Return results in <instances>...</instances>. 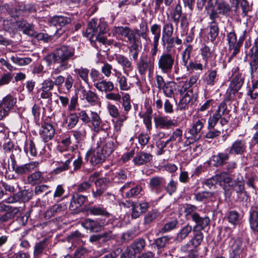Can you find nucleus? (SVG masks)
Masks as SVG:
<instances>
[{
	"instance_id": "72a5a7b5",
	"label": "nucleus",
	"mask_w": 258,
	"mask_h": 258,
	"mask_svg": "<svg viewBox=\"0 0 258 258\" xmlns=\"http://www.w3.org/2000/svg\"><path fill=\"white\" fill-rule=\"evenodd\" d=\"M128 171L126 170L119 169L113 173L111 179L114 183H123L127 179Z\"/></svg>"
},
{
	"instance_id": "680f3d73",
	"label": "nucleus",
	"mask_w": 258,
	"mask_h": 258,
	"mask_svg": "<svg viewBox=\"0 0 258 258\" xmlns=\"http://www.w3.org/2000/svg\"><path fill=\"white\" fill-rule=\"evenodd\" d=\"M68 158V160L53 170V172L55 174H59L69 169L70 163L74 158V155L73 154H69Z\"/></svg>"
},
{
	"instance_id": "20e7f679",
	"label": "nucleus",
	"mask_w": 258,
	"mask_h": 258,
	"mask_svg": "<svg viewBox=\"0 0 258 258\" xmlns=\"http://www.w3.org/2000/svg\"><path fill=\"white\" fill-rule=\"evenodd\" d=\"M175 62L174 56L171 53L163 52L158 57L157 66L163 74H168L172 70Z\"/></svg>"
},
{
	"instance_id": "4d7b16f0",
	"label": "nucleus",
	"mask_w": 258,
	"mask_h": 258,
	"mask_svg": "<svg viewBox=\"0 0 258 258\" xmlns=\"http://www.w3.org/2000/svg\"><path fill=\"white\" fill-rule=\"evenodd\" d=\"M150 32L153 36L152 43H159L161 36V26L158 24H154L150 27Z\"/></svg>"
},
{
	"instance_id": "864d4df0",
	"label": "nucleus",
	"mask_w": 258,
	"mask_h": 258,
	"mask_svg": "<svg viewBox=\"0 0 258 258\" xmlns=\"http://www.w3.org/2000/svg\"><path fill=\"white\" fill-rule=\"evenodd\" d=\"M42 173L39 171H36L29 174L27 177L28 182L32 185L36 184L42 181Z\"/></svg>"
},
{
	"instance_id": "a878e982",
	"label": "nucleus",
	"mask_w": 258,
	"mask_h": 258,
	"mask_svg": "<svg viewBox=\"0 0 258 258\" xmlns=\"http://www.w3.org/2000/svg\"><path fill=\"white\" fill-rule=\"evenodd\" d=\"M94 86L99 91L105 93L112 91L114 85L112 82L106 80H101L94 84Z\"/></svg>"
},
{
	"instance_id": "09e8293b",
	"label": "nucleus",
	"mask_w": 258,
	"mask_h": 258,
	"mask_svg": "<svg viewBox=\"0 0 258 258\" xmlns=\"http://www.w3.org/2000/svg\"><path fill=\"white\" fill-rule=\"evenodd\" d=\"M143 190L141 184H134L129 190L125 192V197L128 199L136 198L139 195H141Z\"/></svg>"
},
{
	"instance_id": "f257e3e1",
	"label": "nucleus",
	"mask_w": 258,
	"mask_h": 258,
	"mask_svg": "<svg viewBox=\"0 0 258 258\" xmlns=\"http://www.w3.org/2000/svg\"><path fill=\"white\" fill-rule=\"evenodd\" d=\"M75 53V50L74 47L69 45H62L45 56L44 60L48 64L51 63L61 64L70 68L69 61L74 58Z\"/></svg>"
},
{
	"instance_id": "473e14b6",
	"label": "nucleus",
	"mask_w": 258,
	"mask_h": 258,
	"mask_svg": "<svg viewBox=\"0 0 258 258\" xmlns=\"http://www.w3.org/2000/svg\"><path fill=\"white\" fill-rule=\"evenodd\" d=\"M86 129L85 125H81L77 129L72 131L76 143H81L85 140L87 136Z\"/></svg>"
},
{
	"instance_id": "cd10ccee",
	"label": "nucleus",
	"mask_w": 258,
	"mask_h": 258,
	"mask_svg": "<svg viewBox=\"0 0 258 258\" xmlns=\"http://www.w3.org/2000/svg\"><path fill=\"white\" fill-rule=\"evenodd\" d=\"M67 209L64 204H55L49 208L45 213L44 216L47 219L54 216L56 214H60Z\"/></svg>"
},
{
	"instance_id": "052dcab7",
	"label": "nucleus",
	"mask_w": 258,
	"mask_h": 258,
	"mask_svg": "<svg viewBox=\"0 0 258 258\" xmlns=\"http://www.w3.org/2000/svg\"><path fill=\"white\" fill-rule=\"evenodd\" d=\"M182 130L180 128H176L168 139L170 142H175L179 144L182 141Z\"/></svg>"
},
{
	"instance_id": "39448f33",
	"label": "nucleus",
	"mask_w": 258,
	"mask_h": 258,
	"mask_svg": "<svg viewBox=\"0 0 258 258\" xmlns=\"http://www.w3.org/2000/svg\"><path fill=\"white\" fill-rule=\"evenodd\" d=\"M108 157L103 151L100 146L95 148H92L87 151L86 154V159L90 160L92 165H98L102 164Z\"/></svg>"
},
{
	"instance_id": "69168bd1",
	"label": "nucleus",
	"mask_w": 258,
	"mask_h": 258,
	"mask_svg": "<svg viewBox=\"0 0 258 258\" xmlns=\"http://www.w3.org/2000/svg\"><path fill=\"white\" fill-rule=\"evenodd\" d=\"M159 213L156 210L149 212L144 217V224L150 225L158 217Z\"/></svg>"
},
{
	"instance_id": "0e129e2a",
	"label": "nucleus",
	"mask_w": 258,
	"mask_h": 258,
	"mask_svg": "<svg viewBox=\"0 0 258 258\" xmlns=\"http://www.w3.org/2000/svg\"><path fill=\"white\" fill-rule=\"evenodd\" d=\"M141 44V41L133 43L128 47L130 56L133 60L137 59L138 54L140 52L139 45Z\"/></svg>"
},
{
	"instance_id": "a18cd8bd",
	"label": "nucleus",
	"mask_w": 258,
	"mask_h": 258,
	"mask_svg": "<svg viewBox=\"0 0 258 258\" xmlns=\"http://www.w3.org/2000/svg\"><path fill=\"white\" fill-rule=\"evenodd\" d=\"M249 223L251 229L258 233V211L255 210L250 211Z\"/></svg>"
},
{
	"instance_id": "0eeeda50",
	"label": "nucleus",
	"mask_w": 258,
	"mask_h": 258,
	"mask_svg": "<svg viewBox=\"0 0 258 258\" xmlns=\"http://www.w3.org/2000/svg\"><path fill=\"white\" fill-rule=\"evenodd\" d=\"M229 187L236 192L239 199L242 200L247 199L248 196L244 189V181L242 176L237 177L236 180H232Z\"/></svg>"
},
{
	"instance_id": "5701e85b",
	"label": "nucleus",
	"mask_w": 258,
	"mask_h": 258,
	"mask_svg": "<svg viewBox=\"0 0 258 258\" xmlns=\"http://www.w3.org/2000/svg\"><path fill=\"white\" fill-rule=\"evenodd\" d=\"M246 142L244 140H237L231 145L229 153L232 154H242L246 151Z\"/></svg>"
},
{
	"instance_id": "6ab92c4d",
	"label": "nucleus",
	"mask_w": 258,
	"mask_h": 258,
	"mask_svg": "<svg viewBox=\"0 0 258 258\" xmlns=\"http://www.w3.org/2000/svg\"><path fill=\"white\" fill-rule=\"evenodd\" d=\"M219 76L217 69L209 70L203 77V81L206 86H213L218 81Z\"/></svg>"
},
{
	"instance_id": "b1692460",
	"label": "nucleus",
	"mask_w": 258,
	"mask_h": 258,
	"mask_svg": "<svg viewBox=\"0 0 258 258\" xmlns=\"http://www.w3.org/2000/svg\"><path fill=\"white\" fill-rule=\"evenodd\" d=\"M229 158V154L226 152H219L217 155H213L210 162L215 167H220L226 164Z\"/></svg>"
},
{
	"instance_id": "774afa93",
	"label": "nucleus",
	"mask_w": 258,
	"mask_h": 258,
	"mask_svg": "<svg viewBox=\"0 0 258 258\" xmlns=\"http://www.w3.org/2000/svg\"><path fill=\"white\" fill-rule=\"evenodd\" d=\"M171 240V237L167 235L163 236L157 238L155 241V244L159 249L168 245L170 243Z\"/></svg>"
},
{
	"instance_id": "3c124183",
	"label": "nucleus",
	"mask_w": 258,
	"mask_h": 258,
	"mask_svg": "<svg viewBox=\"0 0 258 258\" xmlns=\"http://www.w3.org/2000/svg\"><path fill=\"white\" fill-rule=\"evenodd\" d=\"M192 49V46L190 45H187V47L184 49L181 53V66L185 67L186 70L188 64V61L190 58V54Z\"/></svg>"
},
{
	"instance_id": "338daca9",
	"label": "nucleus",
	"mask_w": 258,
	"mask_h": 258,
	"mask_svg": "<svg viewBox=\"0 0 258 258\" xmlns=\"http://www.w3.org/2000/svg\"><path fill=\"white\" fill-rule=\"evenodd\" d=\"M121 105L123 109V112L128 113L132 108L131 100L128 94H125L121 97Z\"/></svg>"
},
{
	"instance_id": "4468645a",
	"label": "nucleus",
	"mask_w": 258,
	"mask_h": 258,
	"mask_svg": "<svg viewBox=\"0 0 258 258\" xmlns=\"http://www.w3.org/2000/svg\"><path fill=\"white\" fill-rule=\"evenodd\" d=\"M155 125L160 128L168 129L171 126H176L177 124L173 122L168 116L158 115L154 118Z\"/></svg>"
},
{
	"instance_id": "f704fd0d",
	"label": "nucleus",
	"mask_w": 258,
	"mask_h": 258,
	"mask_svg": "<svg viewBox=\"0 0 258 258\" xmlns=\"http://www.w3.org/2000/svg\"><path fill=\"white\" fill-rule=\"evenodd\" d=\"M248 61L250 66V73L252 76L258 69V54L249 52L247 54Z\"/></svg>"
},
{
	"instance_id": "a211bd4d",
	"label": "nucleus",
	"mask_w": 258,
	"mask_h": 258,
	"mask_svg": "<svg viewBox=\"0 0 258 258\" xmlns=\"http://www.w3.org/2000/svg\"><path fill=\"white\" fill-rule=\"evenodd\" d=\"M213 179L216 183L219 184L225 189L229 186L232 180V177L226 172L216 174L213 177Z\"/></svg>"
},
{
	"instance_id": "393cba45",
	"label": "nucleus",
	"mask_w": 258,
	"mask_h": 258,
	"mask_svg": "<svg viewBox=\"0 0 258 258\" xmlns=\"http://www.w3.org/2000/svg\"><path fill=\"white\" fill-rule=\"evenodd\" d=\"M194 199L197 201L207 203L216 200L215 194L208 191L198 192L194 194Z\"/></svg>"
},
{
	"instance_id": "58836bf2",
	"label": "nucleus",
	"mask_w": 258,
	"mask_h": 258,
	"mask_svg": "<svg viewBox=\"0 0 258 258\" xmlns=\"http://www.w3.org/2000/svg\"><path fill=\"white\" fill-rule=\"evenodd\" d=\"M79 122V117L76 113H70L64 119L63 124L68 130L74 128Z\"/></svg>"
},
{
	"instance_id": "bb28decb",
	"label": "nucleus",
	"mask_w": 258,
	"mask_h": 258,
	"mask_svg": "<svg viewBox=\"0 0 258 258\" xmlns=\"http://www.w3.org/2000/svg\"><path fill=\"white\" fill-rule=\"evenodd\" d=\"M87 200V196L78 193L74 194L71 201L70 209L71 210H75L81 207Z\"/></svg>"
},
{
	"instance_id": "2eb2a0df",
	"label": "nucleus",
	"mask_w": 258,
	"mask_h": 258,
	"mask_svg": "<svg viewBox=\"0 0 258 258\" xmlns=\"http://www.w3.org/2000/svg\"><path fill=\"white\" fill-rule=\"evenodd\" d=\"M131 216L133 219L139 218L142 214L145 213L149 207V203L143 202L141 203H132L131 204Z\"/></svg>"
},
{
	"instance_id": "4be33fe9",
	"label": "nucleus",
	"mask_w": 258,
	"mask_h": 258,
	"mask_svg": "<svg viewBox=\"0 0 258 258\" xmlns=\"http://www.w3.org/2000/svg\"><path fill=\"white\" fill-rule=\"evenodd\" d=\"M152 155L147 152H139L137 153L133 159L135 165L140 166L146 164L152 160Z\"/></svg>"
},
{
	"instance_id": "6e6d98bb",
	"label": "nucleus",
	"mask_w": 258,
	"mask_h": 258,
	"mask_svg": "<svg viewBox=\"0 0 258 258\" xmlns=\"http://www.w3.org/2000/svg\"><path fill=\"white\" fill-rule=\"evenodd\" d=\"M176 84L173 82H168L161 89L163 91L164 95L167 97L172 98L174 97V92L175 90Z\"/></svg>"
},
{
	"instance_id": "f03ea898",
	"label": "nucleus",
	"mask_w": 258,
	"mask_h": 258,
	"mask_svg": "<svg viewBox=\"0 0 258 258\" xmlns=\"http://www.w3.org/2000/svg\"><path fill=\"white\" fill-rule=\"evenodd\" d=\"M107 24L104 21L92 19L86 29L85 36L92 41L98 42L102 44L106 42V39L102 35L106 32Z\"/></svg>"
},
{
	"instance_id": "2f4dec72",
	"label": "nucleus",
	"mask_w": 258,
	"mask_h": 258,
	"mask_svg": "<svg viewBox=\"0 0 258 258\" xmlns=\"http://www.w3.org/2000/svg\"><path fill=\"white\" fill-rule=\"evenodd\" d=\"M47 245L48 240L47 238H44L42 240L36 242L34 246V258H40Z\"/></svg>"
},
{
	"instance_id": "423d86ee",
	"label": "nucleus",
	"mask_w": 258,
	"mask_h": 258,
	"mask_svg": "<svg viewBox=\"0 0 258 258\" xmlns=\"http://www.w3.org/2000/svg\"><path fill=\"white\" fill-rule=\"evenodd\" d=\"M216 9H214V7L210 8L212 9L208 12V15L210 20H215L219 18V15L227 16L229 15L231 11V7L228 3L224 0H221L216 4Z\"/></svg>"
},
{
	"instance_id": "603ef678",
	"label": "nucleus",
	"mask_w": 258,
	"mask_h": 258,
	"mask_svg": "<svg viewBox=\"0 0 258 258\" xmlns=\"http://www.w3.org/2000/svg\"><path fill=\"white\" fill-rule=\"evenodd\" d=\"M242 241L239 239L235 240L231 245L230 254L233 258L239 257V254L242 252Z\"/></svg>"
},
{
	"instance_id": "6e6552de",
	"label": "nucleus",
	"mask_w": 258,
	"mask_h": 258,
	"mask_svg": "<svg viewBox=\"0 0 258 258\" xmlns=\"http://www.w3.org/2000/svg\"><path fill=\"white\" fill-rule=\"evenodd\" d=\"M226 39L229 50L231 51V57H234L239 53L240 49L235 32L234 31L227 32Z\"/></svg>"
},
{
	"instance_id": "de8ad7c7",
	"label": "nucleus",
	"mask_w": 258,
	"mask_h": 258,
	"mask_svg": "<svg viewBox=\"0 0 258 258\" xmlns=\"http://www.w3.org/2000/svg\"><path fill=\"white\" fill-rule=\"evenodd\" d=\"M203 239L204 234L202 230L195 229V227H194L193 236L190 239V243L193 244V247L195 248L199 246L203 241Z\"/></svg>"
},
{
	"instance_id": "c85d7f7f",
	"label": "nucleus",
	"mask_w": 258,
	"mask_h": 258,
	"mask_svg": "<svg viewBox=\"0 0 258 258\" xmlns=\"http://www.w3.org/2000/svg\"><path fill=\"white\" fill-rule=\"evenodd\" d=\"M137 34H139V29H135L132 30L129 27H127L124 35L123 37V41L132 44L140 41V38L137 36Z\"/></svg>"
},
{
	"instance_id": "7ed1b4c3",
	"label": "nucleus",
	"mask_w": 258,
	"mask_h": 258,
	"mask_svg": "<svg viewBox=\"0 0 258 258\" xmlns=\"http://www.w3.org/2000/svg\"><path fill=\"white\" fill-rule=\"evenodd\" d=\"M193 122L188 130L189 136L186 137L184 144L188 145L198 141L201 137V131L204 128L206 120L205 118L199 117L198 116H194Z\"/></svg>"
},
{
	"instance_id": "412c9836",
	"label": "nucleus",
	"mask_w": 258,
	"mask_h": 258,
	"mask_svg": "<svg viewBox=\"0 0 258 258\" xmlns=\"http://www.w3.org/2000/svg\"><path fill=\"white\" fill-rule=\"evenodd\" d=\"M81 225L86 230L92 232H98L101 230V225L97 220L87 218L81 222Z\"/></svg>"
},
{
	"instance_id": "49530a36",
	"label": "nucleus",
	"mask_w": 258,
	"mask_h": 258,
	"mask_svg": "<svg viewBox=\"0 0 258 258\" xmlns=\"http://www.w3.org/2000/svg\"><path fill=\"white\" fill-rule=\"evenodd\" d=\"M71 22V19L70 18L61 16H54L51 20L52 25L60 27L66 26L67 24L70 23Z\"/></svg>"
},
{
	"instance_id": "9b49d317",
	"label": "nucleus",
	"mask_w": 258,
	"mask_h": 258,
	"mask_svg": "<svg viewBox=\"0 0 258 258\" xmlns=\"http://www.w3.org/2000/svg\"><path fill=\"white\" fill-rule=\"evenodd\" d=\"M154 66V62L148 58L147 55L141 57L137 64L138 71L141 75H145L147 71L150 72L152 71Z\"/></svg>"
},
{
	"instance_id": "13d9d810",
	"label": "nucleus",
	"mask_w": 258,
	"mask_h": 258,
	"mask_svg": "<svg viewBox=\"0 0 258 258\" xmlns=\"http://www.w3.org/2000/svg\"><path fill=\"white\" fill-rule=\"evenodd\" d=\"M173 26L170 22H164L162 29L161 39L168 36H172L173 33Z\"/></svg>"
},
{
	"instance_id": "7c9ffc66",
	"label": "nucleus",
	"mask_w": 258,
	"mask_h": 258,
	"mask_svg": "<svg viewBox=\"0 0 258 258\" xmlns=\"http://www.w3.org/2000/svg\"><path fill=\"white\" fill-rule=\"evenodd\" d=\"M96 190L93 189V197L95 198L100 197L103 194L107 187L106 180L103 178H100L95 181Z\"/></svg>"
},
{
	"instance_id": "37998d69",
	"label": "nucleus",
	"mask_w": 258,
	"mask_h": 258,
	"mask_svg": "<svg viewBox=\"0 0 258 258\" xmlns=\"http://www.w3.org/2000/svg\"><path fill=\"white\" fill-rule=\"evenodd\" d=\"M145 246V241L143 239H140L134 242L127 248L136 256L138 253L141 252Z\"/></svg>"
},
{
	"instance_id": "e2e57ef3",
	"label": "nucleus",
	"mask_w": 258,
	"mask_h": 258,
	"mask_svg": "<svg viewBox=\"0 0 258 258\" xmlns=\"http://www.w3.org/2000/svg\"><path fill=\"white\" fill-rule=\"evenodd\" d=\"M171 16V18L175 24L177 25L179 22L180 17L182 16V8L179 3L176 5Z\"/></svg>"
},
{
	"instance_id": "9d476101",
	"label": "nucleus",
	"mask_w": 258,
	"mask_h": 258,
	"mask_svg": "<svg viewBox=\"0 0 258 258\" xmlns=\"http://www.w3.org/2000/svg\"><path fill=\"white\" fill-rule=\"evenodd\" d=\"M228 113L227 104L225 101H222L219 104L213 115L209 117L208 121L211 123V126H213V124L218 123L221 117Z\"/></svg>"
},
{
	"instance_id": "a19ab883",
	"label": "nucleus",
	"mask_w": 258,
	"mask_h": 258,
	"mask_svg": "<svg viewBox=\"0 0 258 258\" xmlns=\"http://www.w3.org/2000/svg\"><path fill=\"white\" fill-rule=\"evenodd\" d=\"M115 143V141L112 138H109L105 140L104 144L101 147L107 156H109L116 148Z\"/></svg>"
},
{
	"instance_id": "f3484780",
	"label": "nucleus",
	"mask_w": 258,
	"mask_h": 258,
	"mask_svg": "<svg viewBox=\"0 0 258 258\" xmlns=\"http://www.w3.org/2000/svg\"><path fill=\"white\" fill-rule=\"evenodd\" d=\"M191 220L196 223L193 227H195V229H198L199 228V230H204L209 225L210 222L209 217L207 216H201L199 213L195 214L192 216Z\"/></svg>"
},
{
	"instance_id": "8fccbe9b",
	"label": "nucleus",
	"mask_w": 258,
	"mask_h": 258,
	"mask_svg": "<svg viewBox=\"0 0 258 258\" xmlns=\"http://www.w3.org/2000/svg\"><path fill=\"white\" fill-rule=\"evenodd\" d=\"M90 122H91L95 131H99L101 130L100 125L102 120L96 112L90 111Z\"/></svg>"
},
{
	"instance_id": "c9c22d12",
	"label": "nucleus",
	"mask_w": 258,
	"mask_h": 258,
	"mask_svg": "<svg viewBox=\"0 0 258 258\" xmlns=\"http://www.w3.org/2000/svg\"><path fill=\"white\" fill-rule=\"evenodd\" d=\"M88 212L91 215L94 216H101L108 218L110 214L106 211V209L102 205L94 206L90 207Z\"/></svg>"
},
{
	"instance_id": "5fc2aeb1",
	"label": "nucleus",
	"mask_w": 258,
	"mask_h": 258,
	"mask_svg": "<svg viewBox=\"0 0 258 258\" xmlns=\"http://www.w3.org/2000/svg\"><path fill=\"white\" fill-rule=\"evenodd\" d=\"M3 149L5 154H19L21 149L17 147H14V144L13 142L9 141L4 144Z\"/></svg>"
},
{
	"instance_id": "bf43d9fd",
	"label": "nucleus",
	"mask_w": 258,
	"mask_h": 258,
	"mask_svg": "<svg viewBox=\"0 0 258 258\" xmlns=\"http://www.w3.org/2000/svg\"><path fill=\"white\" fill-rule=\"evenodd\" d=\"M11 60L15 64L20 66H23L29 64L32 61L30 57H20L17 55H13L11 57Z\"/></svg>"
},
{
	"instance_id": "4c0bfd02",
	"label": "nucleus",
	"mask_w": 258,
	"mask_h": 258,
	"mask_svg": "<svg viewBox=\"0 0 258 258\" xmlns=\"http://www.w3.org/2000/svg\"><path fill=\"white\" fill-rule=\"evenodd\" d=\"M211 21L209 23V35L210 40L213 42L219 35V28L216 19L210 20Z\"/></svg>"
},
{
	"instance_id": "dca6fc26",
	"label": "nucleus",
	"mask_w": 258,
	"mask_h": 258,
	"mask_svg": "<svg viewBox=\"0 0 258 258\" xmlns=\"http://www.w3.org/2000/svg\"><path fill=\"white\" fill-rule=\"evenodd\" d=\"M39 165L37 161H32L22 165L18 166L14 170L18 175L27 174L37 168Z\"/></svg>"
},
{
	"instance_id": "e433bc0d",
	"label": "nucleus",
	"mask_w": 258,
	"mask_h": 258,
	"mask_svg": "<svg viewBox=\"0 0 258 258\" xmlns=\"http://www.w3.org/2000/svg\"><path fill=\"white\" fill-rule=\"evenodd\" d=\"M74 71L79 78L83 81L86 84H89V75L90 71L88 69L82 67L78 68L76 67L75 65H74Z\"/></svg>"
},
{
	"instance_id": "c03bdc74",
	"label": "nucleus",
	"mask_w": 258,
	"mask_h": 258,
	"mask_svg": "<svg viewBox=\"0 0 258 258\" xmlns=\"http://www.w3.org/2000/svg\"><path fill=\"white\" fill-rule=\"evenodd\" d=\"M17 103V98L11 94H8L5 96L0 103V105L6 109L10 111Z\"/></svg>"
},
{
	"instance_id": "aec40b11",
	"label": "nucleus",
	"mask_w": 258,
	"mask_h": 258,
	"mask_svg": "<svg viewBox=\"0 0 258 258\" xmlns=\"http://www.w3.org/2000/svg\"><path fill=\"white\" fill-rule=\"evenodd\" d=\"M114 75L116 78V81L119 84V87L121 90L127 91L131 89L132 86L131 83H128L127 78L122 75L121 73L114 69L113 70Z\"/></svg>"
},
{
	"instance_id": "1a4fd4ad",
	"label": "nucleus",
	"mask_w": 258,
	"mask_h": 258,
	"mask_svg": "<svg viewBox=\"0 0 258 258\" xmlns=\"http://www.w3.org/2000/svg\"><path fill=\"white\" fill-rule=\"evenodd\" d=\"M55 129L53 126L48 123L42 124L39 131V134L42 140L47 142L52 140L55 135Z\"/></svg>"
},
{
	"instance_id": "ea45409f",
	"label": "nucleus",
	"mask_w": 258,
	"mask_h": 258,
	"mask_svg": "<svg viewBox=\"0 0 258 258\" xmlns=\"http://www.w3.org/2000/svg\"><path fill=\"white\" fill-rule=\"evenodd\" d=\"M115 60L122 67L124 73L127 74L126 70L127 69H128L129 70L132 69L133 66L132 62L127 57L122 55L118 54L116 55Z\"/></svg>"
},
{
	"instance_id": "ddd939ff",
	"label": "nucleus",
	"mask_w": 258,
	"mask_h": 258,
	"mask_svg": "<svg viewBox=\"0 0 258 258\" xmlns=\"http://www.w3.org/2000/svg\"><path fill=\"white\" fill-rule=\"evenodd\" d=\"M165 184V180L163 177L153 176L150 179L149 186L152 191L160 194Z\"/></svg>"
},
{
	"instance_id": "79ce46f5",
	"label": "nucleus",
	"mask_w": 258,
	"mask_h": 258,
	"mask_svg": "<svg viewBox=\"0 0 258 258\" xmlns=\"http://www.w3.org/2000/svg\"><path fill=\"white\" fill-rule=\"evenodd\" d=\"M194 232V227L189 224H186L181 228L179 232L177 234L176 239L179 242L182 241L189 234Z\"/></svg>"
},
{
	"instance_id": "c756f323",
	"label": "nucleus",
	"mask_w": 258,
	"mask_h": 258,
	"mask_svg": "<svg viewBox=\"0 0 258 258\" xmlns=\"http://www.w3.org/2000/svg\"><path fill=\"white\" fill-rule=\"evenodd\" d=\"M243 81L244 78L241 74L235 75L229 84V89L232 91L233 94H235L241 88Z\"/></svg>"
},
{
	"instance_id": "f8f14e48",
	"label": "nucleus",
	"mask_w": 258,
	"mask_h": 258,
	"mask_svg": "<svg viewBox=\"0 0 258 258\" xmlns=\"http://www.w3.org/2000/svg\"><path fill=\"white\" fill-rule=\"evenodd\" d=\"M81 99L85 100L89 104L92 106L100 104L98 95L91 90H86L84 87L80 90Z\"/></svg>"
}]
</instances>
